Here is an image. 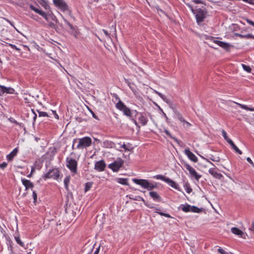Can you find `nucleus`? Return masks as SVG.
Instances as JSON below:
<instances>
[{
	"mask_svg": "<svg viewBox=\"0 0 254 254\" xmlns=\"http://www.w3.org/2000/svg\"><path fill=\"white\" fill-rule=\"evenodd\" d=\"M242 66L244 70H245L246 71H247L249 73L251 72L252 69L250 66L247 65L245 64H242Z\"/></svg>",
	"mask_w": 254,
	"mask_h": 254,
	"instance_id": "obj_36",
	"label": "nucleus"
},
{
	"mask_svg": "<svg viewBox=\"0 0 254 254\" xmlns=\"http://www.w3.org/2000/svg\"><path fill=\"white\" fill-rule=\"evenodd\" d=\"M205 43H206V44H207V45H208L210 47L212 48H213V49H217V48H216L214 47L213 46L211 45H210V44H209L208 43H207V42H205Z\"/></svg>",
	"mask_w": 254,
	"mask_h": 254,
	"instance_id": "obj_62",
	"label": "nucleus"
},
{
	"mask_svg": "<svg viewBox=\"0 0 254 254\" xmlns=\"http://www.w3.org/2000/svg\"><path fill=\"white\" fill-rule=\"evenodd\" d=\"M9 46H10L11 48L13 49H15V50L17 51H19L20 49L18 48H17L15 45H13L12 44H8Z\"/></svg>",
	"mask_w": 254,
	"mask_h": 254,
	"instance_id": "obj_45",
	"label": "nucleus"
},
{
	"mask_svg": "<svg viewBox=\"0 0 254 254\" xmlns=\"http://www.w3.org/2000/svg\"><path fill=\"white\" fill-rule=\"evenodd\" d=\"M106 166L105 161L103 160H101L95 163L94 169L99 172H102L105 170Z\"/></svg>",
	"mask_w": 254,
	"mask_h": 254,
	"instance_id": "obj_12",
	"label": "nucleus"
},
{
	"mask_svg": "<svg viewBox=\"0 0 254 254\" xmlns=\"http://www.w3.org/2000/svg\"><path fill=\"white\" fill-rule=\"evenodd\" d=\"M135 116L137 117L139 123L142 126H144L147 125L148 120L146 114L144 113H140L136 111Z\"/></svg>",
	"mask_w": 254,
	"mask_h": 254,
	"instance_id": "obj_10",
	"label": "nucleus"
},
{
	"mask_svg": "<svg viewBox=\"0 0 254 254\" xmlns=\"http://www.w3.org/2000/svg\"><path fill=\"white\" fill-rule=\"evenodd\" d=\"M37 112L39 114V117H49L48 113L45 112L40 111L37 110Z\"/></svg>",
	"mask_w": 254,
	"mask_h": 254,
	"instance_id": "obj_39",
	"label": "nucleus"
},
{
	"mask_svg": "<svg viewBox=\"0 0 254 254\" xmlns=\"http://www.w3.org/2000/svg\"><path fill=\"white\" fill-rule=\"evenodd\" d=\"M184 187L185 189V190H186L187 192L188 193H190L192 190L190 188V185L188 182H186L184 185Z\"/></svg>",
	"mask_w": 254,
	"mask_h": 254,
	"instance_id": "obj_31",
	"label": "nucleus"
},
{
	"mask_svg": "<svg viewBox=\"0 0 254 254\" xmlns=\"http://www.w3.org/2000/svg\"><path fill=\"white\" fill-rule=\"evenodd\" d=\"M15 239L16 242L21 247H24V244L20 239L19 237H15Z\"/></svg>",
	"mask_w": 254,
	"mask_h": 254,
	"instance_id": "obj_38",
	"label": "nucleus"
},
{
	"mask_svg": "<svg viewBox=\"0 0 254 254\" xmlns=\"http://www.w3.org/2000/svg\"><path fill=\"white\" fill-rule=\"evenodd\" d=\"M247 161L250 163L254 167V164L251 159L250 157L247 158Z\"/></svg>",
	"mask_w": 254,
	"mask_h": 254,
	"instance_id": "obj_53",
	"label": "nucleus"
},
{
	"mask_svg": "<svg viewBox=\"0 0 254 254\" xmlns=\"http://www.w3.org/2000/svg\"><path fill=\"white\" fill-rule=\"evenodd\" d=\"M0 40L2 42H5V40L6 41H10V39L8 38H6V37H2V39H0Z\"/></svg>",
	"mask_w": 254,
	"mask_h": 254,
	"instance_id": "obj_54",
	"label": "nucleus"
},
{
	"mask_svg": "<svg viewBox=\"0 0 254 254\" xmlns=\"http://www.w3.org/2000/svg\"><path fill=\"white\" fill-rule=\"evenodd\" d=\"M217 251L220 254H229L221 248H219Z\"/></svg>",
	"mask_w": 254,
	"mask_h": 254,
	"instance_id": "obj_46",
	"label": "nucleus"
},
{
	"mask_svg": "<svg viewBox=\"0 0 254 254\" xmlns=\"http://www.w3.org/2000/svg\"><path fill=\"white\" fill-rule=\"evenodd\" d=\"M222 134L224 139L226 140V141L229 143V141L230 140H232L231 139H230L227 135L226 132L224 130H222Z\"/></svg>",
	"mask_w": 254,
	"mask_h": 254,
	"instance_id": "obj_35",
	"label": "nucleus"
},
{
	"mask_svg": "<svg viewBox=\"0 0 254 254\" xmlns=\"http://www.w3.org/2000/svg\"><path fill=\"white\" fill-rule=\"evenodd\" d=\"M229 144L231 146L232 148L236 151V152L239 154H242V152L237 147L232 140H230L229 141Z\"/></svg>",
	"mask_w": 254,
	"mask_h": 254,
	"instance_id": "obj_22",
	"label": "nucleus"
},
{
	"mask_svg": "<svg viewBox=\"0 0 254 254\" xmlns=\"http://www.w3.org/2000/svg\"><path fill=\"white\" fill-rule=\"evenodd\" d=\"M53 114L54 115L55 118L57 119H59V116L57 114V112L56 111H54V110H51Z\"/></svg>",
	"mask_w": 254,
	"mask_h": 254,
	"instance_id": "obj_51",
	"label": "nucleus"
},
{
	"mask_svg": "<svg viewBox=\"0 0 254 254\" xmlns=\"http://www.w3.org/2000/svg\"><path fill=\"white\" fill-rule=\"evenodd\" d=\"M70 180V176H67L64 179V185L65 189L68 190V184L69 183Z\"/></svg>",
	"mask_w": 254,
	"mask_h": 254,
	"instance_id": "obj_30",
	"label": "nucleus"
},
{
	"mask_svg": "<svg viewBox=\"0 0 254 254\" xmlns=\"http://www.w3.org/2000/svg\"><path fill=\"white\" fill-rule=\"evenodd\" d=\"M22 184L25 187V190H27L29 189H32L34 187V184L30 180H26L24 178L21 179Z\"/></svg>",
	"mask_w": 254,
	"mask_h": 254,
	"instance_id": "obj_15",
	"label": "nucleus"
},
{
	"mask_svg": "<svg viewBox=\"0 0 254 254\" xmlns=\"http://www.w3.org/2000/svg\"><path fill=\"white\" fill-rule=\"evenodd\" d=\"M104 34L105 35V36L107 38H110V34H111V33H107V32H106V33H104Z\"/></svg>",
	"mask_w": 254,
	"mask_h": 254,
	"instance_id": "obj_56",
	"label": "nucleus"
},
{
	"mask_svg": "<svg viewBox=\"0 0 254 254\" xmlns=\"http://www.w3.org/2000/svg\"><path fill=\"white\" fill-rule=\"evenodd\" d=\"M92 184H93V183L91 182H89L85 183L84 191L87 192V191H88L92 187Z\"/></svg>",
	"mask_w": 254,
	"mask_h": 254,
	"instance_id": "obj_33",
	"label": "nucleus"
},
{
	"mask_svg": "<svg viewBox=\"0 0 254 254\" xmlns=\"http://www.w3.org/2000/svg\"><path fill=\"white\" fill-rule=\"evenodd\" d=\"M154 178L156 179L161 180L168 184L172 188L175 189L176 190L179 191H182V190L181 188L179 187V185L176 182L171 180V179L165 177L162 175H157L155 176Z\"/></svg>",
	"mask_w": 254,
	"mask_h": 254,
	"instance_id": "obj_3",
	"label": "nucleus"
},
{
	"mask_svg": "<svg viewBox=\"0 0 254 254\" xmlns=\"http://www.w3.org/2000/svg\"><path fill=\"white\" fill-rule=\"evenodd\" d=\"M231 232L238 236H239L241 238H244V233L239 229L236 227H233L231 229Z\"/></svg>",
	"mask_w": 254,
	"mask_h": 254,
	"instance_id": "obj_20",
	"label": "nucleus"
},
{
	"mask_svg": "<svg viewBox=\"0 0 254 254\" xmlns=\"http://www.w3.org/2000/svg\"><path fill=\"white\" fill-rule=\"evenodd\" d=\"M176 115L177 116L178 119L181 122L184 123L185 120L182 117V115L179 113H176Z\"/></svg>",
	"mask_w": 254,
	"mask_h": 254,
	"instance_id": "obj_40",
	"label": "nucleus"
},
{
	"mask_svg": "<svg viewBox=\"0 0 254 254\" xmlns=\"http://www.w3.org/2000/svg\"><path fill=\"white\" fill-rule=\"evenodd\" d=\"M77 139L75 138V139H74L73 141V144H72V149H74V143H75V142L76 141Z\"/></svg>",
	"mask_w": 254,
	"mask_h": 254,
	"instance_id": "obj_61",
	"label": "nucleus"
},
{
	"mask_svg": "<svg viewBox=\"0 0 254 254\" xmlns=\"http://www.w3.org/2000/svg\"><path fill=\"white\" fill-rule=\"evenodd\" d=\"M38 13L40 15H41L45 19L48 20V15L45 12L41 10H39Z\"/></svg>",
	"mask_w": 254,
	"mask_h": 254,
	"instance_id": "obj_37",
	"label": "nucleus"
},
{
	"mask_svg": "<svg viewBox=\"0 0 254 254\" xmlns=\"http://www.w3.org/2000/svg\"><path fill=\"white\" fill-rule=\"evenodd\" d=\"M14 90L11 87H6L4 86L0 85V96H2L4 93L13 94Z\"/></svg>",
	"mask_w": 254,
	"mask_h": 254,
	"instance_id": "obj_13",
	"label": "nucleus"
},
{
	"mask_svg": "<svg viewBox=\"0 0 254 254\" xmlns=\"http://www.w3.org/2000/svg\"><path fill=\"white\" fill-rule=\"evenodd\" d=\"M18 151V148H14L9 154L7 155V160L9 161H11L13 160V158L17 155Z\"/></svg>",
	"mask_w": 254,
	"mask_h": 254,
	"instance_id": "obj_18",
	"label": "nucleus"
},
{
	"mask_svg": "<svg viewBox=\"0 0 254 254\" xmlns=\"http://www.w3.org/2000/svg\"><path fill=\"white\" fill-rule=\"evenodd\" d=\"M113 96L115 98V99L116 100H118L119 101V100H120L119 97L118 96V95L116 94V93H114L113 94Z\"/></svg>",
	"mask_w": 254,
	"mask_h": 254,
	"instance_id": "obj_55",
	"label": "nucleus"
},
{
	"mask_svg": "<svg viewBox=\"0 0 254 254\" xmlns=\"http://www.w3.org/2000/svg\"><path fill=\"white\" fill-rule=\"evenodd\" d=\"M129 199H132L134 200L142 201V202H143L144 204L148 207L151 208H154L156 210H159L158 208H156L155 207H153L152 206H150L149 204H147V202L141 196H136L135 197H132L129 196Z\"/></svg>",
	"mask_w": 254,
	"mask_h": 254,
	"instance_id": "obj_17",
	"label": "nucleus"
},
{
	"mask_svg": "<svg viewBox=\"0 0 254 254\" xmlns=\"http://www.w3.org/2000/svg\"><path fill=\"white\" fill-rule=\"evenodd\" d=\"M202 210V208H199L195 206H191L190 211L195 213H199Z\"/></svg>",
	"mask_w": 254,
	"mask_h": 254,
	"instance_id": "obj_32",
	"label": "nucleus"
},
{
	"mask_svg": "<svg viewBox=\"0 0 254 254\" xmlns=\"http://www.w3.org/2000/svg\"><path fill=\"white\" fill-rule=\"evenodd\" d=\"M78 144L77 146L78 149H83L87 148L91 146L92 144V140L90 137L86 136L79 138Z\"/></svg>",
	"mask_w": 254,
	"mask_h": 254,
	"instance_id": "obj_7",
	"label": "nucleus"
},
{
	"mask_svg": "<svg viewBox=\"0 0 254 254\" xmlns=\"http://www.w3.org/2000/svg\"><path fill=\"white\" fill-rule=\"evenodd\" d=\"M209 159L214 162H219L220 160L218 156H214L213 155H210V156H209Z\"/></svg>",
	"mask_w": 254,
	"mask_h": 254,
	"instance_id": "obj_34",
	"label": "nucleus"
},
{
	"mask_svg": "<svg viewBox=\"0 0 254 254\" xmlns=\"http://www.w3.org/2000/svg\"><path fill=\"white\" fill-rule=\"evenodd\" d=\"M251 231H253L254 232V222H252V226L249 229Z\"/></svg>",
	"mask_w": 254,
	"mask_h": 254,
	"instance_id": "obj_58",
	"label": "nucleus"
},
{
	"mask_svg": "<svg viewBox=\"0 0 254 254\" xmlns=\"http://www.w3.org/2000/svg\"><path fill=\"white\" fill-rule=\"evenodd\" d=\"M88 110L89 112L91 113L93 118H94L95 119H96L97 120H99V119L98 117L95 115V114L92 111L91 109H90L89 108H88Z\"/></svg>",
	"mask_w": 254,
	"mask_h": 254,
	"instance_id": "obj_44",
	"label": "nucleus"
},
{
	"mask_svg": "<svg viewBox=\"0 0 254 254\" xmlns=\"http://www.w3.org/2000/svg\"><path fill=\"white\" fill-rule=\"evenodd\" d=\"M7 166V164L6 163V162H3L1 164H0V168L3 169H4L6 167V166Z\"/></svg>",
	"mask_w": 254,
	"mask_h": 254,
	"instance_id": "obj_49",
	"label": "nucleus"
},
{
	"mask_svg": "<svg viewBox=\"0 0 254 254\" xmlns=\"http://www.w3.org/2000/svg\"><path fill=\"white\" fill-rule=\"evenodd\" d=\"M180 208L184 212H188L190 211L191 206L188 204H181Z\"/></svg>",
	"mask_w": 254,
	"mask_h": 254,
	"instance_id": "obj_23",
	"label": "nucleus"
},
{
	"mask_svg": "<svg viewBox=\"0 0 254 254\" xmlns=\"http://www.w3.org/2000/svg\"><path fill=\"white\" fill-rule=\"evenodd\" d=\"M184 126L186 128H189L191 126V124L185 120L184 122Z\"/></svg>",
	"mask_w": 254,
	"mask_h": 254,
	"instance_id": "obj_48",
	"label": "nucleus"
},
{
	"mask_svg": "<svg viewBox=\"0 0 254 254\" xmlns=\"http://www.w3.org/2000/svg\"><path fill=\"white\" fill-rule=\"evenodd\" d=\"M133 182L137 185L141 186L142 188L147 189L148 190H151L157 188L156 183H149L148 180L145 179H133Z\"/></svg>",
	"mask_w": 254,
	"mask_h": 254,
	"instance_id": "obj_2",
	"label": "nucleus"
},
{
	"mask_svg": "<svg viewBox=\"0 0 254 254\" xmlns=\"http://www.w3.org/2000/svg\"><path fill=\"white\" fill-rule=\"evenodd\" d=\"M121 111L127 117H131V112L130 109L127 106L125 107Z\"/></svg>",
	"mask_w": 254,
	"mask_h": 254,
	"instance_id": "obj_26",
	"label": "nucleus"
},
{
	"mask_svg": "<svg viewBox=\"0 0 254 254\" xmlns=\"http://www.w3.org/2000/svg\"><path fill=\"white\" fill-rule=\"evenodd\" d=\"M117 181L118 183L124 185H128V179L127 178H118Z\"/></svg>",
	"mask_w": 254,
	"mask_h": 254,
	"instance_id": "obj_27",
	"label": "nucleus"
},
{
	"mask_svg": "<svg viewBox=\"0 0 254 254\" xmlns=\"http://www.w3.org/2000/svg\"><path fill=\"white\" fill-rule=\"evenodd\" d=\"M10 121L14 124H15V125H17V126H19L20 127H22V123H18V122H17L14 119H10Z\"/></svg>",
	"mask_w": 254,
	"mask_h": 254,
	"instance_id": "obj_41",
	"label": "nucleus"
},
{
	"mask_svg": "<svg viewBox=\"0 0 254 254\" xmlns=\"http://www.w3.org/2000/svg\"><path fill=\"white\" fill-rule=\"evenodd\" d=\"M204 159H205L207 162L209 163L210 164H211L212 165L215 166V165L213 164V163H212L211 162H210L208 159H207V158H203Z\"/></svg>",
	"mask_w": 254,
	"mask_h": 254,
	"instance_id": "obj_60",
	"label": "nucleus"
},
{
	"mask_svg": "<svg viewBox=\"0 0 254 254\" xmlns=\"http://www.w3.org/2000/svg\"><path fill=\"white\" fill-rule=\"evenodd\" d=\"M193 1L196 3H202V1L201 0H193Z\"/></svg>",
	"mask_w": 254,
	"mask_h": 254,
	"instance_id": "obj_59",
	"label": "nucleus"
},
{
	"mask_svg": "<svg viewBox=\"0 0 254 254\" xmlns=\"http://www.w3.org/2000/svg\"><path fill=\"white\" fill-rule=\"evenodd\" d=\"M30 8L32 10L34 11L35 12H36V13H38L39 10H40V9H39L38 8L35 7L34 6H33V5H31L30 6Z\"/></svg>",
	"mask_w": 254,
	"mask_h": 254,
	"instance_id": "obj_47",
	"label": "nucleus"
},
{
	"mask_svg": "<svg viewBox=\"0 0 254 254\" xmlns=\"http://www.w3.org/2000/svg\"><path fill=\"white\" fill-rule=\"evenodd\" d=\"M192 11L195 14L196 21L198 24L204 21V19L207 16V11L205 9H202L201 8L196 9L193 10L191 9Z\"/></svg>",
	"mask_w": 254,
	"mask_h": 254,
	"instance_id": "obj_4",
	"label": "nucleus"
},
{
	"mask_svg": "<svg viewBox=\"0 0 254 254\" xmlns=\"http://www.w3.org/2000/svg\"><path fill=\"white\" fill-rule=\"evenodd\" d=\"M236 36H239L242 38H245L246 39H254V35L251 33H248L247 34L243 35L239 33H235Z\"/></svg>",
	"mask_w": 254,
	"mask_h": 254,
	"instance_id": "obj_21",
	"label": "nucleus"
},
{
	"mask_svg": "<svg viewBox=\"0 0 254 254\" xmlns=\"http://www.w3.org/2000/svg\"><path fill=\"white\" fill-rule=\"evenodd\" d=\"M32 111L33 113L34 114V116L33 117V121H34V122H35L37 118V115L36 114V113H35L33 109H32Z\"/></svg>",
	"mask_w": 254,
	"mask_h": 254,
	"instance_id": "obj_57",
	"label": "nucleus"
},
{
	"mask_svg": "<svg viewBox=\"0 0 254 254\" xmlns=\"http://www.w3.org/2000/svg\"><path fill=\"white\" fill-rule=\"evenodd\" d=\"M32 196H33V198L34 199L33 202H34V203H35L37 201V193L35 190L33 191Z\"/></svg>",
	"mask_w": 254,
	"mask_h": 254,
	"instance_id": "obj_42",
	"label": "nucleus"
},
{
	"mask_svg": "<svg viewBox=\"0 0 254 254\" xmlns=\"http://www.w3.org/2000/svg\"><path fill=\"white\" fill-rule=\"evenodd\" d=\"M121 147L123 148L126 151H130V149H129L128 147H127V145L124 143L122 146Z\"/></svg>",
	"mask_w": 254,
	"mask_h": 254,
	"instance_id": "obj_52",
	"label": "nucleus"
},
{
	"mask_svg": "<svg viewBox=\"0 0 254 254\" xmlns=\"http://www.w3.org/2000/svg\"><path fill=\"white\" fill-rule=\"evenodd\" d=\"M115 106L117 109L121 111L127 106L121 100H119Z\"/></svg>",
	"mask_w": 254,
	"mask_h": 254,
	"instance_id": "obj_24",
	"label": "nucleus"
},
{
	"mask_svg": "<svg viewBox=\"0 0 254 254\" xmlns=\"http://www.w3.org/2000/svg\"><path fill=\"white\" fill-rule=\"evenodd\" d=\"M123 164L124 161L121 158H119L117 161H115L109 164V168L112 170L113 172H118Z\"/></svg>",
	"mask_w": 254,
	"mask_h": 254,
	"instance_id": "obj_8",
	"label": "nucleus"
},
{
	"mask_svg": "<svg viewBox=\"0 0 254 254\" xmlns=\"http://www.w3.org/2000/svg\"><path fill=\"white\" fill-rule=\"evenodd\" d=\"M161 216H165L166 217H167V218H171V216H170V214H168V213H164V212H157Z\"/></svg>",
	"mask_w": 254,
	"mask_h": 254,
	"instance_id": "obj_43",
	"label": "nucleus"
},
{
	"mask_svg": "<svg viewBox=\"0 0 254 254\" xmlns=\"http://www.w3.org/2000/svg\"><path fill=\"white\" fill-rule=\"evenodd\" d=\"M149 195L154 200H156L159 202L161 201L162 200L161 196L156 191H150Z\"/></svg>",
	"mask_w": 254,
	"mask_h": 254,
	"instance_id": "obj_19",
	"label": "nucleus"
},
{
	"mask_svg": "<svg viewBox=\"0 0 254 254\" xmlns=\"http://www.w3.org/2000/svg\"><path fill=\"white\" fill-rule=\"evenodd\" d=\"M60 176V172L58 168H53L50 169L49 171L44 175L42 176V178L45 180L48 179L52 178L54 180H58Z\"/></svg>",
	"mask_w": 254,
	"mask_h": 254,
	"instance_id": "obj_6",
	"label": "nucleus"
},
{
	"mask_svg": "<svg viewBox=\"0 0 254 254\" xmlns=\"http://www.w3.org/2000/svg\"><path fill=\"white\" fill-rule=\"evenodd\" d=\"M234 103L238 105L241 108L245 109L247 111H254V108H252L250 107H248L247 106L243 104H241L238 103H237L236 102H233Z\"/></svg>",
	"mask_w": 254,
	"mask_h": 254,
	"instance_id": "obj_25",
	"label": "nucleus"
},
{
	"mask_svg": "<svg viewBox=\"0 0 254 254\" xmlns=\"http://www.w3.org/2000/svg\"><path fill=\"white\" fill-rule=\"evenodd\" d=\"M53 3L56 6L63 11L68 10V5L64 0H53Z\"/></svg>",
	"mask_w": 254,
	"mask_h": 254,
	"instance_id": "obj_11",
	"label": "nucleus"
},
{
	"mask_svg": "<svg viewBox=\"0 0 254 254\" xmlns=\"http://www.w3.org/2000/svg\"><path fill=\"white\" fill-rule=\"evenodd\" d=\"M208 172L217 179L220 180L223 177L221 174L218 173L215 170V168H210L208 170Z\"/></svg>",
	"mask_w": 254,
	"mask_h": 254,
	"instance_id": "obj_16",
	"label": "nucleus"
},
{
	"mask_svg": "<svg viewBox=\"0 0 254 254\" xmlns=\"http://www.w3.org/2000/svg\"><path fill=\"white\" fill-rule=\"evenodd\" d=\"M201 38L205 40L212 41L213 43L223 49L226 52H230L231 49L234 47V46L231 44L219 40V39H221V38L220 37H215L211 36H208L207 35H203L201 36Z\"/></svg>",
	"mask_w": 254,
	"mask_h": 254,
	"instance_id": "obj_1",
	"label": "nucleus"
},
{
	"mask_svg": "<svg viewBox=\"0 0 254 254\" xmlns=\"http://www.w3.org/2000/svg\"><path fill=\"white\" fill-rule=\"evenodd\" d=\"M184 166L185 167L186 169L189 171L191 177H193L196 180L198 181L201 177L202 176L201 175L198 174L195 169L188 164L185 163Z\"/></svg>",
	"mask_w": 254,
	"mask_h": 254,
	"instance_id": "obj_9",
	"label": "nucleus"
},
{
	"mask_svg": "<svg viewBox=\"0 0 254 254\" xmlns=\"http://www.w3.org/2000/svg\"><path fill=\"white\" fill-rule=\"evenodd\" d=\"M247 22L248 23H249L250 24L252 25V23H253V21L251 20H249V19H247Z\"/></svg>",
	"mask_w": 254,
	"mask_h": 254,
	"instance_id": "obj_63",
	"label": "nucleus"
},
{
	"mask_svg": "<svg viewBox=\"0 0 254 254\" xmlns=\"http://www.w3.org/2000/svg\"><path fill=\"white\" fill-rule=\"evenodd\" d=\"M156 93L160 98L163 100V101L166 102L167 103L169 104L171 103V101L168 99L164 95L158 91H156Z\"/></svg>",
	"mask_w": 254,
	"mask_h": 254,
	"instance_id": "obj_28",
	"label": "nucleus"
},
{
	"mask_svg": "<svg viewBox=\"0 0 254 254\" xmlns=\"http://www.w3.org/2000/svg\"><path fill=\"white\" fill-rule=\"evenodd\" d=\"M66 166L70 171V172L74 174L77 172V162L74 159L70 157H67L65 160Z\"/></svg>",
	"mask_w": 254,
	"mask_h": 254,
	"instance_id": "obj_5",
	"label": "nucleus"
},
{
	"mask_svg": "<svg viewBox=\"0 0 254 254\" xmlns=\"http://www.w3.org/2000/svg\"><path fill=\"white\" fill-rule=\"evenodd\" d=\"M98 253H99V250H98V249H97V250L94 252V254H98Z\"/></svg>",
	"mask_w": 254,
	"mask_h": 254,
	"instance_id": "obj_64",
	"label": "nucleus"
},
{
	"mask_svg": "<svg viewBox=\"0 0 254 254\" xmlns=\"http://www.w3.org/2000/svg\"><path fill=\"white\" fill-rule=\"evenodd\" d=\"M185 154L188 156V157L193 162H197L198 159L197 157L191 152L189 148H187L185 150Z\"/></svg>",
	"mask_w": 254,
	"mask_h": 254,
	"instance_id": "obj_14",
	"label": "nucleus"
},
{
	"mask_svg": "<svg viewBox=\"0 0 254 254\" xmlns=\"http://www.w3.org/2000/svg\"><path fill=\"white\" fill-rule=\"evenodd\" d=\"M163 132H164L167 136L173 139L175 142L179 143V140L176 137L173 136L168 130L167 129H164Z\"/></svg>",
	"mask_w": 254,
	"mask_h": 254,
	"instance_id": "obj_29",
	"label": "nucleus"
},
{
	"mask_svg": "<svg viewBox=\"0 0 254 254\" xmlns=\"http://www.w3.org/2000/svg\"><path fill=\"white\" fill-rule=\"evenodd\" d=\"M35 171V168L34 167H32V168H31V172L30 173L27 175V177L28 178H31L32 176V174L33 173V172Z\"/></svg>",
	"mask_w": 254,
	"mask_h": 254,
	"instance_id": "obj_50",
	"label": "nucleus"
}]
</instances>
